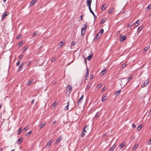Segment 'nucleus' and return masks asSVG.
<instances>
[{"label": "nucleus", "instance_id": "09e8293b", "mask_svg": "<svg viewBox=\"0 0 151 151\" xmlns=\"http://www.w3.org/2000/svg\"><path fill=\"white\" fill-rule=\"evenodd\" d=\"M56 60V58H53L52 60H51V62H54V61H55V60Z\"/></svg>", "mask_w": 151, "mask_h": 151}, {"label": "nucleus", "instance_id": "bb28decb", "mask_svg": "<svg viewBox=\"0 0 151 151\" xmlns=\"http://www.w3.org/2000/svg\"><path fill=\"white\" fill-rule=\"evenodd\" d=\"M91 84H88L86 86V88L87 89H89L91 87Z\"/></svg>", "mask_w": 151, "mask_h": 151}, {"label": "nucleus", "instance_id": "b1692460", "mask_svg": "<svg viewBox=\"0 0 151 151\" xmlns=\"http://www.w3.org/2000/svg\"><path fill=\"white\" fill-rule=\"evenodd\" d=\"M149 82V81H148V80H145V81L144 83V84L145 85V86H146L147 85V84Z\"/></svg>", "mask_w": 151, "mask_h": 151}, {"label": "nucleus", "instance_id": "774afa93", "mask_svg": "<svg viewBox=\"0 0 151 151\" xmlns=\"http://www.w3.org/2000/svg\"><path fill=\"white\" fill-rule=\"evenodd\" d=\"M149 144H151V138L149 140Z\"/></svg>", "mask_w": 151, "mask_h": 151}, {"label": "nucleus", "instance_id": "6ab92c4d", "mask_svg": "<svg viewBox=\"0 0 151 151\" xmlns=\"http://www.w3.org/2000/svg\"><path fill=\"white\" fill-rule=\"evenodd\" d=\"M37 1V0H33L30 3V5L31 6H33Z\"/></svg>", "mask_w": 151, "mask_h": 151}, {"label": "nucleus", "instance_id": "052dcab7", "mask_svg": "<svg viewBox=\"0 0 151 151\" xmlns=\"http://www.w3.org/2000/svg\"><path fill=\"white\" fill-rule=\"evenodd\" d=\"M27 129H28V127H25L24 128V130L26 131V130H27Z\"/></svg>", "mask_w": 151, "mask_h": 151}, {"label": "nucleus", "instance_id": "9d476101", "mask_svg": "<svg viewBox=\"0 0 151 151\" xmlns=\"http://www.w3.org/2000/svg\"><path fill=\"white\" fill-rule=\"evenodd\" d=\"M67 87L68 88V89L66 90V91H67L68 90V91L69 92H70L72 89V86H70L69 85L67 86Z\"/></svg>", "mask_w": 151, "mask_h": 151}, {"label": "nucleus", "instance_id": "2f4dec72", "mask_svg": "<svg viewBox=\"0 0 151 151\" xmlns=\"http://www.w3.org/2000/svg\"><path fill=\"white\" fill-rule=\"evenodd\" d=\"M149 48H150V46H147L144 48V50L145 51H146Z\"/></svg>", "mask_w": 151, "mask_h": 151}, {"label": "nucleus", "instance_id": "c756f323", "mask_svg": "<svg viewBox=\"0 0 151 151\" xmlns=\"http://www.w3.org/2000/svg\"><path fill=\"white\" fill-rule=\"evenodd\" d=\"M151 8V4H150L146 8V9H147V10H149Z\"/></svg>", "mask_w": 151, "mask_h": 151}, {"label": "nucleus", "instance_id": "f704fd0d", "mask_svg": "<svg viewBox=\"0 0 151 151\" xmlns=\"http://www.w3.org/2000/svg\"><path fill=\"white\" fill-rule=\"evenodd\" d=\"M105 4H104L103 5L102 7H101V10H104L105 9H106V6L105 7Z\"/></svg>", "mask_w": 151, "mask_h": 151}, {"label": "nucleus", "instance_id": "bf43d9fd", "mask_svg": "<svg viewBox=\"0 0 151 151\" xmlns=\"http://www.w3.org/2000/svg\"><path fill=\"white\" fill-rule=\"evenodd\" d=\"M32 133V132L31 131H29V132L27 133V134H31Z\"/></svg>", "mask_w": 151, "mask_h": 151}, {"label": "nucleus", "instance_id": "7c9ffc66", "mask_svg": "<svg viewBox=\"0 0 151 151\" xmlns=\"http://www.w3.org/2000/svg\"><path fill=\"white\" fill-rule=\"evenodd\" d=\"M114 8H113L110 9V10H109V13L111 14V13H113L114 12Z\"/></svg>", "mask_w": 151, "mask_h": 151}, {"label": "nucleus", "instance_id": "f8f14e48", "mask_svg": "<svg viewBox=\"0 0 151 151\" xmlns=\"http://www.w3.org/2000/svg\"><path fill=\"white\" fill-rule=\"evenodd\" d=\"M88 68H87V70H86V74L85 76V80H86L87 79V78L88 77Z\"/></svg>", "mask_w": 151, "mask_h": 151}, {"label": "nucleus", "instance_id": "864d4df0", "mask_svg": "<svg viewBox=\"0 0 151 151\" xmlns=\"http://www.w3.org/2000/svg\"><path fill=\"white\" fill-rule=\"evenodd\" d=\"M23 44V42H20L19 43V45L20 46H22Z\"/></svg>", "mask_w": 151, "mask_h": 151}, {"label": "nucleus", "instance_id": "69168bd1", "mask_svg": "<svg viewBox=\"0 0 151 151\" xmlns=\"http://www.w3.org/2000/svg\"><path fill=\"white\" fill-rule=\"evenodd\" d=\"M145 85L144 84V83L143 84H142V85H141V87H144L145 86Z\"/></svg>", "mask_w": 151, "mask_h": 151}, {"label": "nucleus", "instance_id": "ea45409f", "mask_svg": "<svg viewBox=\"0 0 151 151\" xmlns=\"http://www.w3.org/2000/svg\"><path fill=\"white\" fill-rule=\"evenodd\" d=\"M103 85V84L102 83H101L97 87L98 88H100Z\"/></svg>", "mask_w": 151, "mask_h": 151}, {"label": "nucleus", "instance_id": "0eeeda50", "mask_svg": "<svg viewBox=\"0 0 151 151\" xmlns=\"http://www.w3.org/2000/svg\"><path fill=\"white\" fill-rule=\"evenodd\" d=\"M62 139V137H60V136L56 140V142H55V144H58L59 142Z\"/></svg>", "mask_w": 151, "mask_h": 151}, {"label": "nucleus", "instance_id": "72a5a7b5", "mask_svg": "<svg viewBox=\"0 0 151 151\" xmlns=\"http://www.w3.org/2000/svg\"><path fill=\"white\" fill-rule=\"evenodd\" d=\"M37 32L35 31L32 35V37H34L35 35H37Z\"/></svg>", "mask_w": 151, "mask_h": 151}, {"label": "nucleus", "instance_id": "79ce46f5", "mask_svg": "<svg viewBox=\"0 0 151 151\" xmlns=\"http://www.w3.org/2000/svg\"><path fill=\"white\" fill-rule=\"evenodd\" d=\"M106 88H107L106 86H104V87L102 89V91H105L106 89Z\"/></svg>", "mask_w": 151, "mask_h": 151}, {"label": "nucleus", "instance_id": "4c0bfd02", "mask_svg": "<svg viewBox=\"0 0 151 151\" xmlns=\"http://www.w3.org/2000/svg\"><path fill=\"white\" fill-rule=\"evenodd\" d=\"M63 42H62V41H61L59 43V45L60 47H61L63 46Z\"/></svg>", "mask_w": 151, "mask_h": 151}, {"label": "nucleus", "instance_id": "5701e85b", "mask_svg": "<svg viewBox=\"0 0 151 151\" xmlns=\"http://www.w3.org/2000/svg\"><path fill=\"white\" fill-rule=\"evenodd\" d=\"M140 23V21L139 20H138L136 22L135 25H136V24H137L136 26H137Z\"/></svg>", "mask_w": 151, "mask_h": 151}, {"label": "nucleus", "instance_id": "a18cd8bd", "mask_svg": "<svg viewBox=\"0 0 151 151\" xmlns=\"http://www.w3.org/2000/svg\"><path fill=\"white\" fill-rule=\"evenodd\" d=\"M85 135V133L84 132H82V133L81 135V137H83Z\"/></svg>", "mask_w": 151, "mask_h": 151}, {"label": "nucleus", "instance_id": "de8ad7c7", "mask_svg": "<svg viewBox=\"0 0 151 151\" xmlns=\"http://www.w3.org/2000/svg\"><path fill=\"white\" fill-rule=\"evenodd\" d=\"M76 43L75 42L73 41L71 43V45L72 46H73L75 45Z\"/></svg>", "mask_w": 151, "mask_h": 151}, {"label": "nucleus", "instance_id": "338daca9", "mask_svg": "<svg viewBox=\"0 0 151 151\" xmlns=\"http://www.w3.org/2000/svg\"><path fill=\"white\" fill-rule=\"evenodd\" d=\"M80 17H81V19H80V20H83V16L82 15H81L80 16Z\"/></svg>", "mask_w": 151, "mask_h": 151}, {"label": "nucleus", "instance_id": "603ef678", "mask_svg": "<svg viewBox=\"0 0 151 151\" xmlns=\"http://www.w3.org/2000/svg\"><path fill=\"white\" fill-rule=\"evenodd\" d=\"M88 6L90 12L91 11H92V10H91V5H89Z\"/></svg>", "mask_w": 151, "mask_h": 151}, {"label": "nucleus", "instance_id": "4468645a", "mask_svg": "<svg viewBox=\"0 0 151 151\" xmlns=\"http://www.w3.org/2000/svg\"><path fill=\"white\" fill-rule=\"evenodd\" d=\"M92 0H87L86 3L88 6L91 5V3Z\"/></svg>", "mask_w": 151, "mask_h": 151}, {"label": "nucleus", "instance_id": "7ed1b4c3", "mask_svg": "<svg viewBox=\"0 0 151 151\" xmlns=\"http://www.w3.org/2000/svg\"><path fill=\"white\" fill-rule=\"evenodd\" d=\"M106 95L107 94H106L103 95L101 98V101L102 102L104 101L106 99Z\"/></svg>", "mask_w": 151, "mask_h": 151}, {"label": "nucleus", "instance_id": "f03ea898", "mask_svg": "<svg viewBox=\"0 0 151 151\" xmlns=\"http://www.w3.org/2000/svg\"><path fill=\"white\" fill-rule=\"evenodd\" d=\"M9 14V13L8 12H6L3 13L1 16L2 19H3L5 18V17L8 15Z\"/></svg>", "mask_w": 151, "mask_h": 151}, {"label": "nucleus", "instance_id": "c03bdc74", "mask_svg": "<svg viewBox=\"0 0 151 151\" xmlns=\"http://www.w3.org/2000/svg\"><path fill=\"white\" fill-rule=\"evenodd\" d=\"M100 115V114H99L98 113H97L96 114V115L95 116V117L96 118H97Z\"/></svg>", "mask_w": 151, "mask_h": 151}, {"label": "nucleus", "instance_id": "473e14b6", "mask_svg": "<svg viewBox=\"0 0 151 151\" xmlns=\"http://www.w3.org/2000/svg\"><path fill=\"white\" fill-rule=\"evenodd\" d=\"M138 146V145H136L134 146L132 148V150H133V151L135 150L136 148Z\"/></svg>", "mask_w": 151, "mask_h": 151}, {"label": "nucleus", "instance_id": "aec40b11", "mask_svg": "<svg viewBox=\"0 0 151 151\" xmlns=\"http://www.w3.org/2000/svg\"><path fill=\"white\" fill-rule=\"evenodd\" d=\"M99 33H98L96 35V36H95V39H97V40H98L99 38H100V37L101 36H99Z\"/></svg>", "mask_w": 151, "mask_h": 151}, {"label": "nucleus", "instance_id": "2eb2a0df", "mask_svg": "<svg viewBox=\"0 0 151 151\" xmlns=\"http://www.w3.org/2000/svg\"><path fill=\"white\" fill-rule=\"evenodd\" d=\"M133 77V76L132 75H131L128 78L127 80H128L127 82H129L132 79V78Z\"/></svg>", "mask_w": 151, "mask_h": 151}, {"label": "nucleus", "instance_id": "423d86ee", "mask_svg": "<svg viewBox=\"0 0 151 151\" xmlns=\"http://www.w3.org/2000/svg\"><path fill=\"white\" fill-rule=\"evenodd\" d=\"M23 138H20L19 139L17 142V143L18 145L20 144L21 142L22 141H23Z\"/></svg>", "mask_w": 151, "mask_h": 151}, {"label": "nucleus", "instance_id": "49530a36", "mask_svg": "<svg viewBox=\"0 0 151 151\" xmlns=\"http://www.w3.org/2000/svg\"><path fill=\"white\" fill-rule=\"evenodd\" d=\"M87 127L86 126L84 128V129H83V130L82 132H86V131L85 130V129H86V128Z\"/></svg>", "mask_w": 151, "mask_h": 151}, {"label": "nucleus", "instance_id": "c85d7f7f", "mask_svg": "<svg viewBox=\"0 0 151 151\" xmlns=\"http://www.w3.org/2000/svg\"><path fill=\"white\" fill-rule=\"evenodd\" d=\"M22 131V128H19L18 130V132L17 133V134L18 135H19L20 134L21 132Z\"/></svg>", "mask_w": 151, "mask_h": 151}, {"label": "nucleus", "instance_id": "3c124183", "mask_svg": "<svg viewBox=\"0 0 151 151\" xmlns=\"http://www.w3.org/2000/svg\"><path fill=\"white\" fill-rule=\"evenodd\" d=\"M126 66V64H125L124 63L123 64L122 66V68H124Z\"/></svg>", "mask_w": 151, "mask_h": 151}, {"label": "nucleus", "instance_id": "39448f33", "mask_svg": "<svg viewBox=\"0 0 151 151\" xmlns=\"http://www.w3.org/2000/svg\"><path fill=\"white\" fill-rule=\"evenodd\" d=\"M120 41H123L126 38V37H127L126 36H122L121 35H120Z\"/></svg>", "mask_w": 151, "mask_h": 151}, {"label": "nucleus", "instance_id": "4be33fe9", "mask_svg": "<svg viewBox=\"0 0 151 151\" xmlns=\"http://www.w3.org/2000/svg\"><path fill=\"white\" fill-rule=\"evenodd\" d=\"M142 29V27L139 26L138 28L137 31L138 32H140Z\"/></svg>", "mask_w": 151, "mask_h": 151}, {"label": "nucleus", "instance_id": "8fccbe9b", "mask_svg": "<svg viewBox=\"0 0 151 151\" xmlns=\"http://www.w3.org/2000/svg\"><path fill=\"white\" fill-rule=\"evenodd\" d=\"M57 103L56 102H55L52 105L54 106H55L57 105Z\"/></svg>", "mask_w": 151, "mask_h": 151}, {"label": "nucleus", "instance_id": "20e7f679", "mask_svg": "<svg viewBox=\"0 0 151 151\" xmlns=\"http://www.w3.org/2000/svg\"><path fill=\"white\" fill-rule=\"evenodd\" d=\"M53 142V140L51 139L46 144V146L49 147Z\"/></svg>", "mask_w": 151, "mask_h": 151}, {"label": "nucleus", "instance_id": "4d7b16f0", "mask_svg": "<svg viewBox=\"0 0 151 151\" xmlns=\"http://www.w3.org/2000/svg\"><path fill=\"white\" fill-rule=\"evenodd\" d=\"M28 47L26 46L24 47V51H25L27 48Z\"/></svg>", "mask_w": 151, "mask_h": 151}, {"label": "nucleus", "instance_id": "f3484780", "mask_svg": "<svg viewBox=\"0 0 151 151\" xmlns=\"http://www.w3.org/2000/svg\"><path fill=\"white\" fill-rule=\"evenodd\" d=\"M33 81V79L29 80L27 82V84L28 86L30 85L32 83Z\"/></svg>", "mask_w": 151, "mask_h": 151}, {"label": "nucleus", "instance_id": "37998d69", "mask_svg": "<svg viewBox=\"0 0 151 151\" xmlns=\"http://www.w3.org/2000/svg\"><path fill=\"white\" fill-rule=\"evenodd\" d=\"M23 55H20L19 57V58L20 59V60L21 59L22 57H23Z\"/></svg>", "mask_w": 151, "mask_h": 151}, {"label": "nucleus", "instance_id": "393cba45", "mask_svg": "<svg viewBox=\"0 0 151 151\" xmlns=\"http://www.w3.org/2000/svg\"><path fill=\"white\" fill-rule=\"evenodd\" d=\"M90 12L92 14L93 16L94 19H96L97 18V16L92 11H91Z\"/></svg>", "mask_w": 151, "mask_h": 151}, {"label": "nucleus", "instance_id": "f257e3e1", "mask_svg": "<svg viewBox=\"0 0 151 151\" xmlns=\"http://www.w3.org/2000/svg\"><path fill=\"white\" fill-rule=\"evenodd\" d=\"M87 26V22L84 25L83 27H82L81 30V36H83L86 30Z\"/></svg>", "mask_w": 151, "mask_h": 151}, {"label": "nucleus", "instance_id": "dca6fc26", "mask_svg": "<svg viewBox=\"0 0 151 151\" xmlns=\"http://www.w3.org/2000/svg\"><path fill=\"white\" fill-rule=\"evenodd\" d=\"M143 126L142 125L139 124L137 128V130L138 131L140 130L142 128Z\"/></svg>", "mask_w": 151, "mask_h": 151}, {"label": "nucleus", "instance_id": "a878e982", "mask_svg": "<svg viewBox=\"0 0 151 151\" xmlns=\"http://www.w3.org/2000/svg\"><path fill=\"white\" fill-rule=\"evenodd\" d=\"M92 56H93L92 54V55H90L88 56L87 58V59L88 60H91V59L92 58Z\"/></svg>", "mask_w": 151, "mask_h": 151}, {"label": "nucleus", "instance_id": "412c9836", "mask_svg": "<svg viewBox=\"0 0 151 151\" xmlns=\"http://www.w3.org/2000/svg\"><path fill=\"white\" fill-rule=\"evenodd\" d=\"M69 104V101H68V102L67 105L65 108V110H67L68 109Z\"/></svg>", "mask_w": 151, "mask_h": 151}, {"label": "nucleus", "instance_id": "c9c22d12", "mask_svg": "<svg viewBox=\"0 0 151 151\" xmlns=\"http://www.w3.org/2000/svg\"><path fill=\"white\" fill-rule=\"evenodd\" d=\"M22 66L21 65H20L19 66V68H18L17 70L18 71H20L21 69H22Z\"/></svg>", "mask_w": 151, "mask_h": 151}, {"label": "nucleus", "instance_id": "1a4fd4ad", "mask_svg": "<svg viewBox=\"0 0 151 151\" xmlns=\"http://www.w3.org/2000/svg\"><path fill=\"white\" fill-rule=\"evenodd\" d=\"M116 145L115 144L112 146V147L109 149V151H113L114 149L116 147Z\"/></svg>", "mask_w": 151, "mask_h": 151}, {"label": "nucleus", "instance_id": "58836bf2", "mask_svg": "<svg viewBox=\"0 0 151 151\" xmlns=\"http://www.w3.org/2000/svg\"><path fill=\"white\" fill-rule=\"evenodd\" d=\"M104 32V29H101L99 31V33L102 34Z\"/></svg>", "mask_w": 151, "mask_h": 151}, {"label": "nucleus", "instance_id": "ddd939ff", "mask_svg": "<svg viewBox=\"0 0 151 151\" xmlns=\"http://www.w3.org/2000/svg\"><path fill=\"white\" fill-rule=\"evenodd\" d=\"M83 94L81 98L78 100V103H81L83 100Z\"/></svg>", "mask_w": 151, "mask_h": 151}, {"label": "nucleus", "instance_id": "6e6552de", "mask_svg": "<svg viewBox=\"0 0 151 151\" xmlns=\"http://www.w3.org/2000/svg\"><path fill=\"white\" fill-rule=\"evenodd\" d=\"M106 72V71L105 69H104L100 73V75L101 76L104 75Z\"/></svg>", "mask_w": 151, "mask_h": 151}, {"label": "nucleus", "instance_id": "6e6d98bb", "mask_svg": "<svg viewBox=\"0 0 151 151\" xmlns=\"http://www.w3.org/2000/svg\"><path fill=\"white\" fill-rule=\"evenodd\" d=\"M132 25L133 24H130L128 25V27H131L132 26Z\"/></svg>", "mask_w": 151, "mask_h": 151}, {"label": "nucleus", "instance_id": "680f3d73", "mask_svg": "<svg viewBox=\"0 0 151 151\" xmlns=\"http://www.w3.org/2000/svg\"><path fill=\"white\" fill-rule=\"evenodd\" d=\"M93 77H94L93 76V75H92L91 76L90 78L91 79H92L93 78Z\"/></svg>", "mask_w": 151, "mask_h": 151}, {"label": "nucleus", "instance_id": "0e129e2a", "mask_svg": "<svg viewBox=\"0 0 151 151\" xmlns=\"http://www.w3.org/2000/svg\"><path fill=\"white\" fill-rule=\"evenodd\" d=\"M132 127L133 128H135L136 127V126L135 124H133L132 125Z\"/></svg>", "mask_w": 151, "mask_h": 151}, {"label": "nucleus", "instance_id": "cd10ccee", "mask_svg": "<svg viewBox=\"0 0 151 151\" xmlns=\"http://www.w3.org/2000/svg\"><path fill=\"white\" fill-rule=\"evenodd\" d=\"M106 19H105V18H104L101 21V24H103L106 21Z\"/></svg>", "mask_w": 151, "mask_h": 151}, {"label": "nucleus", "instance_id": "9b49d317", "mask_svg": "<svg viewBox=\"0 0 151 151\" xmlns=\"http://www.w3.org/2000/svg\"><path fill=\"white\" fill-rule=\"evenodd\" d=\"M125 144L126 143L124 142H123L122 143H121L120 144V146H119V147H120L119 149H121L125 145Z\"/></svg>", "mask_w": 151, "mask_h": 151}, {"label": "nucleus", "instance_id": "5fc2aeb1", "mask_svg": "<svg viewBox=\"0 0 151 151\" xmlns=\"http://www.w3.org/2000/svg\"><path fill=\"white\" fill-rule=\"evenodd\" d=\"M25 62H23V63H21V65L23 67V66L25 64Z\"/></svg>", "mask_w": 151, "mask_h": 151}, {"label": "nucleus", "instance_id": "a19ab883", "mask_svg": "<svg viewBox=\"0 0 151 151\" xmlns=\"http://www.w3.org/2000/svg\"><path fill=\"white\" fill-rule=\"evenodd\" d=\"M21 35H18L16 37V39H18L21 38Z\"/></svg>", "mask_w": 151, "mask_h": 151}, {"label": "nucleus", "instance_id": "a211bd4d", "mask_svg": "<svg viewBox=\"0 0 151 151\" xmlns=\"http://www.w3.org/2000/svg\"><path fill=\"white\" fill-rule=\"evenodd\" d=\"M46 124V123L45 122H42V124H40V128H43L44 126Z\"/></svg>", "mask_w": 151, "mask_h": 151}, {"label": "nucleus", "instance_id": "e433bc0d", "mask_svg": "<svg viewBox=\"0 0 151 151\" xmlns=\"http://www.w3.org/2000/svg\"><path fill=\"white\" fill-rule=\"evenodd\" d=\"M121 91V90H118L117 91L116 93V96H118L120 94V92Z\"/></svg>", "mask_w": 151, "mask_h": 151}, {"label": "nucleus", "instance_id": "e2e57ef3", "mask_svg": "<svg viewBox=\"0 0 151 151\" xmlns=\"http://www.w3.org/2000/svg\"><path fill=\"white\" fill-rule=\"evenodd\" d=\"M34 99H32L31 101V103L33 104L34 103Z\"/></svg>", "mask_w": 151, "mask_h": 151}, {"label": "nucleus", "instance_id": "13d9d810", "mask_svg": "<svg viewBox=\"0 0 151 151\" xmlns=\"http://www.w3.org/2000/svg\"><path fill=\"white\" fill-rule=\"evenodd\" d=\"M20 61H19L17 62L16 64L17 65V66L18 65H19L20 64Z\"/></svg>", "mask_w": 151, "mask_h": 151}]
</instances>
